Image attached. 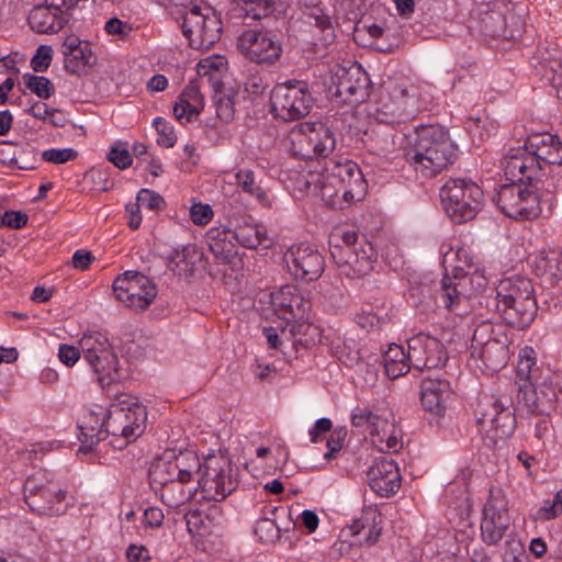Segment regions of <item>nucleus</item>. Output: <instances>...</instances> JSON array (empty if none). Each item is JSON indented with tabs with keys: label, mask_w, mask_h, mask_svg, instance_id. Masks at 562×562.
<instances>
[{
	"label": "nucleus",
	"mask_w": 562,
	"mask_h": 562,
	"mask_svg": "<svg viewBox=\"0 0 562 562\" xmlns=\"http://www.w3.org/2000/svg\"><path fill=\"white\" fill-rule=\"evenodd\" d=\"M181 29L191 48L207 50L221 38L222 21L210 8L194 5L183 13Z\"/></svg>",
	"instance_id": "14"
},
{
	"label": "nucleus",
	"mask_w": 562,
	"mask_h": 562,
	"mask_svg": "<svg viewBox=\"0 0 562 562\" xmlns=\"http://www.w3.org/2000/svg\"><path fill=\"white\" fill-rule=\"evenodd\" d=\"M237 48L246 59L263 66L276 65L282 55L281 38L270 30H245L237 38Z\"/></svg>",
	"instance_id": "17"
},
{
	"label": "nucleus",
	"mask_w": 562,
	"mask_h": 562,
	"mask_svg": "<svg viewBox=\"0 0 562 562\" xmlns=\"http://www.w3.org/2000/svg\"><path fill=\"white\" fill-rule=\"evenodd\" d=\"M408 357L414 369L424 371L442 367L448 355L442 342L434 336L419 333L407 340Z\"/></svg>",
	"instance_id": "25"
},
{
	"label": "nucleus",
	"mask_w": 562,
	"mask_h": 562,
	"mask_svg": "<svg viewBox=\"0 0 562 562\" xmlns=\"http://www.w3.org/2000/svg\"><path fill=\"white\" fill-rule=\"evenodd\" d=\"M506 4L503 1L482 3L477 11L480 32L492 38H514L515 32L508 27L505 16Z\"/></svg>",
	"instance_id": "28"
},
{
	"label": "nucleus",
	"mask_w": 562,
	"mask_h": 562,
	"mask_svg": "<svg viewBox=\"0 0 562 562\" xmlns=\"http://www.w3.org/2000/svg\"><path fill=\"white\" fill-rule=\"evenodd\" d=\"M297 36L301 41L313 46H328L336 38L335 26L328 14L318 5L303 11L296 21Z\"/></svg>",
	"instance_id": "21"
},
{
	"label": "nucleus",
	"mask_w": 562,
	"mask_h": 562,
	"mask_svg": "<svg viewBox=\"0 0 562 562\" xmlns=\"http://www.w3.org/2000/svg\"><path fill=\"white\" fill-rule=\"evenodd\" d=\"M537 268L542 269L543 273L550 276L553 279H562V255L552 251L546 256H542L537 261Z\"/></svg>",
	"instance_id": "48"
},
{
	"label": "nucleus",
	"mask_w": 562,
	"mask_h": 562,
	"mask_svg": "<svg viewBox=\"0 0 562 562\" xmlns=\"http://www.w3.org/2000/svg\"><path fill=\"white\" fill-rule=\"evenodd\" d=\"M148 480L153 490L161 491L162 501L170 507H177L192 497V491L186 492L183 487H180L178 495H173L181 483L178 482L176 468L169 454H165L151 463L148 470Z\"/></svg>",
	"instance_id": "20"
},
{
	"label": "nucleus",
	"mask_w": 562,
	"mask_h": 562,
	"mask_svg": "<svg viewBox=\"0 0 562 562\" xmlns=\"http://www.w3.org/2000/svg\"><path fill=\"white\" fill-rule=\"evenodd\" d=\"M505 177L510 182L499 187L493 201L506 216L530 221L540 216L543 210L551 212L555 199L552 194H542L537 181L530 183L527 179Z\"/></svg>",
	"instance_id": "3"
},
{
	"label": "nucleus",
	"mask_w": 562,
	"mask_h": 562,
	"mask_svg": "<svg viewBox=\"0 0 562 562\" xmlns=\"http://www.w3.org/2000/svg\"><path fill=\"white\" fill-rule=\"evenodd\" d=\"M509 337L501 326L481 323L473 331L471 356L482 360L487 370L498 371L509 359Z\"/></svg>",
	"instance_id": "12"
},
{
	"label": "nucleus",
	"mask_w": 562,
	"mask_h": 562,
	"mask_svg": "<svg viewBox=\"0 0 562 562\" xmlns=\"http://www.w3.org/2000/svg\"><path fill=\"white\" fill-rule=\"evenodd\" d=\"M146 419V407L136 398L121 400L106 408L105 434L113 437L114 447L122 449L143 434Z\"/></svg>",
	"instance_id": "8"
},
{
	"label": "nucleus",
	"mask_w": 562,
	"mask_h": 562,
	"mask_svg": "<svg viewBox=\"0 0 562 562\" xmlns=\"http://www.w3.org/2000/svg\"><path fill=\"white\" fill-rule=\"evenodd\" d=\"M169 457L179 483H188L193 475H198V484L204 498L221 502L238 486L237 469L224 454H209L203 465L198 454L191 450L171 453Z\"/></svg>",
	"instance_id": "1"
},
{
	"label": "nucleus",
	"mask_w": 562,
	"mask_h": 562,
	"mask_svg": "<svg viewBox=\"0 0 562 562\" xmlns=\"http://www.w3.org/2000/svg\"><path fill=\"white\" fill-rule=\"evenodd\" d=\"M210 250L215 255V257L227 260L235 254V245L232 241V231H211L210 232Z\"/></svg>",
	"instance_id": "44"
},
{
	"label": "nucleus",
	"mask_w": 562,
	"mask_h": 562,
	"mask_svg": "<svg viewBox=\"0 0 562 562\" xmlns=\"http://www.w3.org/2000/svg\"><path fill=\"white\" fill-rule=\"evenodd\" d=\"M383 89L390 100L384 108L392 115L402 116L415 105L416 88L408 79H390L384 82Z\"/></svg>",
	"instance_id": "31"
},
{
	"label": "nucleus",
	"mask_w": 562,
	"mask_h": 562,
	"mask_svg": "<svg viewBox=\"0 0 562 562\" xmlns=\"http://www.w3.org/2000/svg\"><path fill=\"white\" fill-rule=\"evenodd\" d=\"M79 347L102 387L117 379L119 360L104 334L99 331L85 334L79 340Z\"/></svg>",
	"instance_id": "13"
},
{
	"label": "nucleus",
	"mask_w": 562,
	"mask_h": 562,
	"mask_svg": "<svg viewBox=\"0 0 562 562\" xmlns=\"http://www.w3.org/2000/svg\"><path fill=\"white\" fill-rule=\"evenodd\" d=\"M52 47L48 45H41L36 54L31 59V67L35 72H44L47 70L52 63Z\"/></svg>",
	"instance_id": "54"
},
{
	"label": "nucleus",
	"mask_w": 562,
	"mask_h": 562,
	"mask_svg": "<svg viewBox=\"0 0 562 562\" xmlns=\"http://www.w3.org/2000/svg\"><path fill=\"white\" fill-rule=\"evenodd\" d=\"M283 5V0H238V7L245 18L252 20L266 18Z\"/></svg>",
	"instance_id": "41"
},
{
	"label": "nucleus",
	"mask_w": 562,
	"mask_h": 562,
	"mask_svg": "<svg viewBox=\"0 0 562 562\" xmlns=\"http://www.w3.org/2000/svg\"><path fill=\"white\" fill-rule=\"evenodd\" d=\"M406 153L407 164L423 178H432L454 164L457 147L440 125L418 126Z\"/></svg>",
	"instance_id": "2"
},
{
	"label": "nucleus",
	"mask_w": 562,
	"mask_h": 562,
	"mask_svg": "<svg viewBox=\"0 0 562 562\" xmlns=\"http://www.w3.org/2000/svg\"><path fill=\"white\" fill-rule=\"evenodd\" d=\"M544 176L546 179L541 178L538 186L542 194H552L555 198V193L562 190V164L547 168Z\"/></svg>",
	"instance_id": "47"
},
{
	"label": "nucleus",
	"mask_w": 562,
	"mask_h": 562,
	"mask_svg": "<svg viewBox=\"0 0 562 562\" xmlns=\"http://www.w3.org/2000/svg\"><path fill=\"white\" fill-rule=\"evenodd\" d=\"M451 394V384L441 374H428L420 381V403L429 413L442 415Z\"/></svg>",
	"instance_id": "30"
},
{
	"label": "nucleus",
	"mask_w": 562,
	"mask_h": 562,
	"mask_svg": "<svg viewBox=\"0 0 562 562\" xmlns=\"http://www.w3.org/2000/svg\"><path fill=\"white\" fill-rule=\"evenodd\" d=\"M68 22V15L53 11L46 5L34 7L29 15V24L33 31L41 34L57 33Z\"/></svg>",
	"instance_id": "35"
},
{
	"label": "nucleus",
	"mask_w": 562,
	"mask_h": 562,
	"mask_svg": "<svg viewBox=\"0 0 562 562\" xmlns=\"http://www.w3.org/2000/svg\"><path fill=\"white\" fill-rule=\"evenodd\" d=\"M312 137L308 130V124L299 131H294L290 135L291 147L290 150L294 157L300 159L316 158L314 147L312 145Z\"/></svg>",
	"instance_id": "42"
},
{
	"label": "nucleus",
	"mask_w": 562,
	"mask_h": 562,
	"mask_svg": "<svg viewBox=\"0 0 562 562\" xmlns=\"http://www.w3.org/2000/svg\"><path fill=\"white\" fill-rule=\"evenodd\" d=\"M446 214L457 224L472 221L484 205L483 190L471 179L451 178L440 189Z\"/></svg>",
	"instance_id": "7"
},
{
	"label": "nucleus",
	"mask_w": 562,
	"mask_h": 562,
	"mask_svg": "<svg viewBox=\"0 0 562 562\" xmlns=\"http://www.w3.org/2000/svg\"><path fill=\"white\" fill-rule=\"evenodd\" d=\"M254 532L262 542H273L280 538V528L271 518L258 519Z\"/></svg>",
	"instance_id": "49"
},
{
	"label": "nucleus",
	"mask_w": 562,
	"mask_h": 562,
	"mask_svg": "<svg viewBox=\"0 0 562 562\" xmlns=\"http://www.w3.org/2000/svg\"><path fill=\"white\" fill-rule=\"evenodd\" d=\"M316 158H328L336 148V137L331 128L322 122L308 124Z\"/></svg>",
	"instance_id": "39"
},
{
	"label": "nucleus",
	"mask_w": 562,
	"mask_h": 562,
	"mask_svg": "<svg viewBox=\"0 0 562 562\" xmlns=\"http://www.w3.org/2000/svg\"><path fill=\"white\" fill-rule=\"evenodd\" d=\"M346 437V430L335 429L327 439L328 451L324 454L325 459L330 460L336 457L342 448V441Z\"/></svg>",
	"instance_id": "59"
},
{
	"label": "nucleus",
	"mask_w": 562,
	"mask_h": 562,
	"mask_svg": "<svg viewBox=\"0 0 562 562\" xmlns=\"http://www.w3.org/2000/svg\"><path fill=\"white\" fill-rule=\"evenodd\" d=\"M199 257L193 245H186L181 249H173L168 257L169 269L179 277L192 276L195 261Z\"/></svg>",
	"instance_id": "38"
},
{
	"label": "nucleus",
	"mask_w": 562,
	"mask_h": 562,
	"mask_svg": "<svg viewBox=\"0 0 562 562\" xmlns=\"http://www.w3.org/2000/svg\"><path fill=\"white\" fill-rule=\"evenodd\" d=\"M27 214L21 211H5L1 215V224L13 229H20L24 227L27 224Z\"/></svg>",
	"instance_id": "57"
},
{
	"label": "nucleus",
	"mask_w": 562,
	"mask_h": 562,
	"mask_svg": "<svg viewBox=\"0 0 562 562\" xmlns=\"http://www.w3.org/2000/svg\"><path fill=\"white\" fill-rule=\"evenodd\" d=\"M316 182L323 199H326L334 196L335 193H331V188L345 184L362 186L364 180L360 168L352 160L330 158L325 161Z\"/></svg>",
	"instance_id": "24"
},
{
	"label": "nucleus",
	"mask_w": 562,
	"mask_h": 562,
	"mask_svg": "<svg viewBox=\"0 0 562 562\" xmlns=\"http://www.w3.org/2000/svg\"><path fill=\"white\" fill-rule=\"evenodd\" d=\"M65 69L70 74H80L91 59V50L77 36L69 35L61 44Z\"/></svg>",
	"instance_id": "34"
},
{
	"label": "nucleus",
	"mask_w": 562,
	"mask_h": 562,
	"mask_svg": "<svg viewBox=\"0 0 562 562\" xmlns=\"http://www.w3.org/2000/svg\"><path fill=\"white\" fill-rule=\"evenodd\" d=\"M476 420L484 445L492 449L504 443L516 427V418L510 406L494 395H483L480 398Z\"/></svg>",
	"instance_id": "9"
},
{
	"label": "nucleus",
	"mask_w": 562,
	"mask_h": 562,
	"mask_svg": "<svg viewBox=\"0 0 562 562\" xmlns=\"http://www.w3.org/2000/svg\"><path fill=\"white\" fill-rule=\"evenodd\" d=\"M535 423V436L542 441L550 439L553 435V426L549 415H537Z\"/></svg>",
	"instance_id": "62"
},
{
	"label": "nucleus",
	"mask_w": 562,
	"mask_h": 562,
	"mask_svg": "<svg viewBox=\"0 0 562 562\" xmlns=\"http://www.w3.org/2000/svg\"><path fill=\"white\" fill-rule=\"evenodd\" d=\"M356 323L367 331L379 328L380 318L372 312L362 310L356 315Z\"/></svg>",
	"instance_id": "64"
},
{
	"label": "nucleus",
	"mask_w": 562,
	"mask_h": 562,
	"mask_svg": "<svg viewBox=\"0 0 562 562\" xmlns=\"http://www.w3.org/2000/svg\"><path fill=\"white\" fill-rule=\"evenodd\" d=\"M401 429L393 420L379 416L370 432L372 445L381 452H397L402 448Z\"/></svg>",
	"instance_id": "33"
},
{
	"label": "nucleus",
	"mask_w": 562,
	"mask_h": 562,
	"mask_svg": "<svg viewBox=\"0 0 562 562\" xmlns=\"http://www.w3.org/2000/svg\"><path fill=\"white\" fill-rule=\"evenodd\" d=\"M104 30L110 35H117L120 38H126L133 31L130 23L112 18L106 21Z\"/></svg>",
	"instance_id": "58"
},
{
	"label": "nucleus",
	"mask_w": 562,
	"mask_h": 562,
	"mask_svg": "<svg viewBox=\"0 0 562 562\" xmlns=\"http://www.w3.org/2000/svg\"><path fill=\"white\" fill-rule=\"evenodd\" d=\"M293 324L290 325L289 334L291 335L293 346H301L303 348H310L315 345L319 338L318 327L312 323L306 322L304 318H292Z\"/></svg>",
	"instance_id": "40"
},
{
	"label": "nucleus",
	"mask_w": 562,
	"mask_h": 562,
	"mask_svg": "<svg viewBox=\"0 0 562 562\" xmlns=\"http://www.w3.org/2000/svg\"><path fill=\"white\" fill-rule=\"evenodd\" d=\"M113 292L126 307L144 311L156 299L158 291L148 277L137 271H126L114 280Z\"/></svg>",
	"instance_id": "18"
},
{
	"label": "nucleus",
	"mask_w": 562,
	"mask_h": 562,
	"mask_svg": "<svg viewBox=\"0 0 562 562\" xmlns=\"http://www.w3.org/2000/svg\"><path fill=\"white\" fill-rule=\"evenodd\" d=\"M558 137L549 133L529 135L524 146L510 148L502 160L504 175L512 178L540 181L544 162L554 148Z\"/></svg>",
	"instance_id": "4"
},
{
	"label": "nucleus",
	"mask_w": 562,
	"mask_h": 562,
	"mask_svg": "<svg viewBox=\"0 0 562 562\" xmlns=\"http://www.w3.org/2000/svg\"><path fill=\"white\" fill-rule=\"evenodd\" d=\"M366 529V525L360 521L356 520L352 525L348 526L346 529L342 530V533L345 536L353 537L355 540L350 541L351 546H373L381 536V527H378L375 522H372L368 526V530L364 535V538H359L362 530Z\"/></svg>",
	"instance_id": "43"
},
{
	"label": "nucleus",
	"mask_w": 562,
	"mask_h": 562,
	"mask_svg": "<svg viewBox=\"0 0 562 562\" xmlns=\"http://www.w3.org/2000/svg\"><path fill=\"white\" fill-rule=\"evenodd\" d=\"M236 183L244 192L255 196L260 203L267 204L268 196L266 191L257 183L256 177L250 169H240L235 175Z\"/></svg>",
	"instance_id": "45"
},
{
	"label": "nucleus",
	"mask_w": 562,
	"mask_h": 562,
	"mask_svg": "<svg viewBox=\"0 0 562 562\" xmlns=\"http://www.w3.org/2000/svg\"><path fill=\"white\" fill-rule=\"evenodd\" d=\"M154 126L159 134L157 139L158 145L171 148L177 142V135L175 134L173 127L164 117H156L154 120Z\"/></svg>",
	"instance_id": "51"
},
{
	"label": "nucleus",
	"mask_w": 562,
	"mask_h": 562,
	"mask_svg": "<svg viewBox=\"0 0 562 562\" xmlns=\"http://www.w3.org/2000/svg\"><path fill=\"white\" fill-rule=\"evenodd\" d=\"M394 146L392 134H376V138L372 139L371 149L379 156H386L394 149Z\"/></svg>",
	"instance_id": "60"
},
{
	"label": "nucleus",
	"mask_w": 562,
	"mask_h": 562,
	"mask_svg": "<svg viewBox=\"0 0 562 562\" xmlns=\"http://www.w3.org/2000/svg\"><path fill=\"white\" fill-rule=\"evenodd\" d=\"M232 238L245 248L256 249L262 247L268 249L272 241L263 227L256 224H247L232 231Z\"/></svg>",
	"instance_id": "37"
},
{
	"label": "nucleus",
	"mask_w": 562,
	"mask_h": 562,
	"mask_svg": "<svg viewBox=\"0 0 562 562\" xmlns=\"http://www.w3.org/2000/svg\"><path fill=\"white\" fill-rule=\"evenodd\" d=\"M284 259L290 273L304 282L317 280L325 268L323 255L311 244L301 243L288 249Z\"/></svg>",
	"instance_id": "23"
},
{
	"label": "nucleus",
	"mask_w": 562,
	"mask_h": 562,
	"mask_svg": "<svg viewBox=\"0 0 562 562\" xmlns=\"http://www.w3.org/2000/svg\"><path fill=\"white\" fill-rule=\"evenodd\" d=\"M383 364L385 373L390 379H396L406 374L412 367L408 350L396 344H391L383 352Z\"/></svg>",
	"instance_id": "36"
},
{
	"label": "nucleus",
	"mask_w": 562,
	"mask_h": 562,
	"mask_svg": "<svg viewBox=\"0 0 562 562\" xmlns=\"http://www.w3.org/2000/svg\"><path fill=\"white\" fill-rule=\"evenodd\" d=\"M204 108L199 80H190L173 105V114L180 122H192L198 119Z\"/></svg>",
	"instance_id": "32"
},
{
	"label": "nucleus",
	"mask_w": 562,
	"mask_h": 562,
	"mask_svg": "<svg viewBox=\"0 0 562 562\" xmlns=\"http://www.w3.org/2000/svg\"><path fill=\"white\" fill-rule=\"evenodd\" d=\"M136 203L139 207H146L148 210H159L165 203L164 199L155 191L149 189H142L136 196Z\"/></svg>",
	"instance_id": "55"
},
{
	"label": "nucleus",
	"mask_w": 562,
	"mask_h": 562,
	"mask_svg": "<svg viewBox=\"0 0 562 562\" xmlns=\"http://www.w3.org/2000/svg\"><path fill=\"white\" fill-rule=\"evenodd\" d=\"M496 299V310L509 326L524 329L535 319L537 303L530 279L515 276L501 281Z\"/></svg>",
	"instance_id": "5"
},
{
	"label": "nucleus",
	"mask_w": 562,
	"mask_h": 562,
	"mask_svg": "<svg viewBox=\"0 0 562 562\" xmlns=\"http://www.w3.org/2000/svg\"><path fill=\"white\" fill-rule=\"evenodd\" d=\"M106 408L101 405H93L87 409L78 423L81 442L79 451L87 453L110 434H105Z\"/></svg>",
	"instance_id": "29"
},
{
	"label": "nucleus",
	"mask_w": 562,
	"mask_h": 562,
	"mask_svg": "<svg viewBox=\"0 0 562 562\" xmlns=\"http://www.w3.org/2000/svg\"><path fill=\"white\" fill-rule=\"evenodd\" d=\"M270 296L271 306L276 314L288 322L292 318H305L311 310V302L303 296L295 285H283L278 291L272 292Z\"/></svg>",
	"instance_id": "26"
},
{
	"label": "nucleus",
	"mask_w": 562,
	"mask_h": 562,
	"mask_svg": "<svg viewBox=\"0 0 562 562\" xmlns=\"http://www.w3.org/2000/svg\"><path fill=\"white\" fill-rule=\"evenodd\" d=\"M358 234L353 229L335 234L329 241L330 255L348 278H361L370 273L375 260V251L371 243L362 238L361 260L357 261Z\"/></svg>",
	"instance_id": "10"
},
{
	"label": "nucleus",
	"mask_w": 562,
	"mask_h": 562,
	"mask_svg": "<svg viewBox=\"0 0 562 562\" xmlns=\"http://www.w3.org/2000/svg\"><path fill=\"white\" fill-rule=\"evenodd\" d=\"M370 79L357 63L336 64L330 69V94L344 103H360L369 97Z\"/></svg>",
	"instance_id": "16"
},
{
	"label": "nucleus",
	"mask_w": 562,
	"mask_h": 562,
	"mask_svg": "<svg viewBox=\"0 0 562 562\" xmlns=\"http://www.w3.org/2000/svg\"><path fill=\"white\" fill-rule=\"evenodd\" d=\"M367 477L371 490L381 497L394 495L402 483L397 464L387 458L375 460L369 468Z\"/></svg>",
	"instance_id": "27"
},
{
	"label": "nucleus",
	"mask_w": 562,
	"mask_h": 562,
	"mask_svg": "<svg viewBox=\"0 0 562 562\" xmlns=\"http://www.w3.org/2000/svg\"><path fill=\"white\" fill-rule=\"evenodd\" d=\"M78 157V151L72 148H50L44 150L42 154V159L52 162V164H65L67 161L74 160Z\"/></svg>",
	"instance_id": "53"
},
{
	"label": "nucleus",
	"mask_w": 562,
	"mask_h": 562,
	"mask_svg": "<svg viewBox=\"0 0 562 562\" xmlns=\"http://www.w3.org/2000/svg\"><path fill=\"white\" fill-rule=\"evenodd\" d=\"M190 216L194 224L204 226L213 216V210L209 204L195 203L191 206Z\"/></svg>",
	"instance_id": "56"
},
{
	"label": "nucleus",
	"mask_w": 562,
	"mask_h": 562,
	"mask_svg": "<svg viewBox=\"0 0 562 562\" xmlns=\"http://www.w3.org/2000/svg\"><path fill=\"white\" fill-rule=\"evenodd\" d=\"M108 159L117 168L125 169L131 166L132 157L126 148L113 146L108 154Z\"/></svg>",
	"instance_id": "61"
},
{
	"label": "nucleus",
	"mask_w": 562,
	"mask_h": 562,
	"mask_svg": "<svg viewBox=\"0 0 562 562\" xmlns=\"http://www.w3.org/2000/svg\"><path fill=\"white\" fill-rule=\"evenodd\" d=\"M80 347L77 348L66 344H63L59 347V360L67 367H72L80 359Z\"/></svg>",
	"instance_id": "63"
},
{
	"label": "nucleus",
	"mask_w": 562,
	"mask_h": 562,
	"mask_svg": "<svg viewBox=\"0 0 562 562\" xmlns=\"http://www.w3.org/2000/svg\"><path fill=\"white\" fill-rule=\"evenodd\" d=\"M486 279L479 272H457L445 276L441 280L440 299L445 307L457 315L468 313L469 299L482 292L486 286Z\"/></svg>",
	"instance_id": "15"
},
{
	"label": "nucleus",
	"mask_w": 562,
	"mask_h": 562,
	"mask_svg": "<svg viewBox=\"0 0 562 562\" xmlns=\"http://www.w3.org/2000/svg\"><path fill=\"white\" fill-rule=\"evenodd\" d=\"M38 162L36 150L30 144H25L16 153L13 168L20 170H34Z\"/></svg>",
	"instance_id": "50"
},
{
	"label": "nucleus",
	"mask_w": 562,
	"mask_h": 562,
	"mask_svg": "<svg viewBox=\"0 0 562 562\" xmlns=\"http://www.w3.org/2000/svg\"><path fill=\"white\" fill-rule=\"evenodd\" d=\"M24 501L38 515L57 517L66 514L70 498L52 475L40 470L30 475L23 486Z\"/></svg>",
	"instance_id": "6"
},
{
	"label": "nucleus",
	"mask_w": 562,
	"mask_h": 562,
	"mask_svg": "<svg viewBox=\"0 0 562 562\" xmlns=\"http://www.w3.org/2000/svg\"><path fill=\"white\" fill-rule=\"evenodd\" d=\"M535 364L536 362L531 358L520 360L519 362L518 373L521 375L525 373V370H527V373L526 380L518 385L517 404L529 414L550 415V412L553 409V401L543 392L539 394L537 369L532 368Z\"/></svg>",
	"instance_id": "22"
},
{
	"label": "nucleus",
	"mask_w": 562,
	"mask_h": 562,
	"mask_svg": "<svg viewBox=\"0 0 562 562\" xmlns=\"http://www.w3.org/2000/svg\"><path fill=\"white\" fill-rule=\"evenodd\" d=\"M270 100L273 115L284 122L305 117L314 105L310 86L303 80L278 83L271 91Z\"/></svg>",
	"instance_id": "11"
},
{
	"label": "nucleus",
	"mask_w": 562,
	"mask_h": 562,
	"mask_svg": "<svg viewBox=\"0 0 562 562\" xmlns=\"http://www.w3.org/2000/svg\"><path fill=\"white\" fill-rule=\"evenodd\" d=\"M379 416L367 407L357 406L351 414V424L355 427H366L370 434Z\"/></svg>",
	"instance_id": "52"
},
{
	"label": "nucleus",
	"mask_w": 562,
	"mask_h": 562,
	"mask_svg": "<svg viewBox=\"0 0 562 562\" xmlns=\"http://www.w3.org/2000/svg\"><path fill=\"white\" fill-rule=\"evenodd\" d=\"M22 78L25 87L43 100L49 99L55 93L53 82L46 77L27 72Z\"/></svg>",
	"instance_id": "46"
},
{
	"label": "nucleus",
	"mask_w": 562,
	"mask_h": 562,
	"mask_svg": "<svg viewBox=\"0 0 562 562\" xmlns=\"http://www.w3.org/2000/svg\"><path fill=\"white\" fill-rule=\"evenodd\" d=\"M507 499L502 488L492 486L483 507L481 537L487 546L497 544L509 527Z\"/></svg>",
	"instance_id": "19"
}]
</instances>
